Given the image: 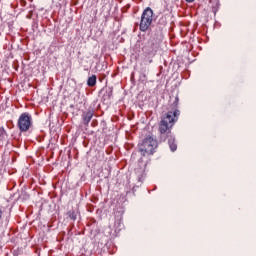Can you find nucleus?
<instances>
[{
	"instance_id": "nucleus-10",
	"label": "nucleus",
	"mask_w": 256,
	"mask_h": 256,
	"mask_svg": "<svg viewBox=\"0 0 256 256\" xmlns=\"http://www.w3.org/2000/svg\"><path fill=\"white\" fill-rule=\"evenodd\" d=\"M186 3H193L195 0H185Z\"/></svg>"
},
{
	"instance_id": "nucleus-8",
	"label": "nucleus",
	"mask_w": 256,
	"mask_h": 256,
	"mask_svg": "<svg viewBox=\"0 0 256 256\" xmlns=\"http://www.w3.org/2000/svg\"><path fill=\"white\" fill-rule=\"evenodd\" d=\"M69 217L72 219V221H75L77 219V214L75 211L69 212Z\"/></svg>"
},
{
	"instance_id": "nucleus-5",
	"label": "nucleus",
	"mask_w": 256,
	"mask_h": 256,
	"mask_svg": "<svg viewBox=\"0 0 256 256\" xmlns=\"http://www.w3.org/2000/svg\"><path fill=\"white\" fill-rule=\"evenodd\" d=\"M82 118H83L84 125H89V123H91V119H93V112L92 111L84 112L82 114Z\"/></svg>"
},
{
	"instance_id": "nucleus-1",
	"label": "nucleus",
	"mask_w": 256,
	"mask_h": 256,
	"mask_svg": "<svg viewBox=\"0 0 256 256\" xmlns=\"http://www.w3.org/2000/svg\"><path fill=\"white\" fill-rule=\"evenodd\" d=\"M180 112L179 110L168 111L164 116H162L161 121L159 123V133L160 140L167 141L172 152L177 151V143L175 142V137L171 135V129H173V125L177 123L179 119Z\"/></svg>"
},
{
	"instance_id": "nucleus-3",
	"label": "nucleus",
	"mask_w": 256,
	"mask_h": 256,
	"mask_svg": "<svg viewBox=\"0 0 256 256\" xmlns=\"http://www.w3.org/2000/svg\"><path fill=\"white\" fill-rule=\"evenodd\" d=\"M32 125L33 117H31V114L24 112L18 118L17 127L21 131V133H27V131L31 129Z\"/></svg>"
},
{
	"instance_id": "nucleus-7",
	"label": "nucleus",
	"mask_w": 256,
	"mask_h": 256,
	"mask_svg": "<svg viewBox=\"0 0 256 256\" xmlns=\"http://www.w3.org/2000/svg\"><path fill=\"white\" fill-rule=\"evenodd\" d=\"M8 137L9 135L7 134V131L5 130V128L0 127V141H7Z\"/></svg>"
},
{
	"instance_id": "nucleus-9",
	"label": "nucleus",
	"mask_w": 256,
	"mask_h": 256,
	"mask_svg": "<svg viewBox=\"0 0 256 256\" xmlns=\"http://www.w3.org/2000/svg\"><path fill=\"white\" fill-rule=\"evenodd\" d=\"M4 213H5V208H3V206H0V221H2Z\"/></svg>"
},
{
	"instance_id": "nucleus-6",
	"label": "nucleus",
	"mask_w": 256,
	"mask_h": 256,
	"mask_svg": "<svg viewBox=\"0 0 256 256\" xmlns=\"http://www.w3.org/2000/svg\"><path fill=\"white\" fill-rule=\"evenodd\" d=\"M87 85L88 87H95V85H97V76L96 75L90 76L87 80Z\"/></svg>"
},
{
	"instance_id": "nucleus-11",
	"label": "nucleus",
	"mask_w": 256,
	"mask_h": 256,
	"mask_svg": "<svg viewBox=\"0 0 256 256\" xmlns=\"http://www.w3.org/2000/svg\"><path fill=\"white\" fill-rule=\"evenodd\" d=\"M175 103H176V105H177V103H179V98L178 97L175 98Z\"/></svg>"
},
{
	"instance_id": "nucleus-2",
	"label": "nucleus",
	"mask_w": 256,
	"mask_h": 256,
	"mask_svg": "<svg viewBox=\"0 0 256 256\" xmlns=\"http://www.w3.org/2000/svg\"><path fill=\"white\" fill-rule=\"evenodd\" d=\"M157 147H158L157 138L153 136H147L139 145L138 149H139V153H141L143 157H146V155H153Z\"/></svg>"
},
{
	"instance_id": "nucleus-4",
	"label": "nucleus",
	"mask_w": 256,
	"mask_h": 256,
	"mask_svg": "<svg viewBox=\"0 0 256 256\" xmlns=\"http://www.w3.org/2000/svg\"><path fill=\"white\" fill-rule=\"evenodd\" d=\"M151 23H153V9H151L150 7H147L143 11L141 16V21L139 26L140 31L145 33V31H147L149 27H151Z\"/></svg>"
}]
</instances>
